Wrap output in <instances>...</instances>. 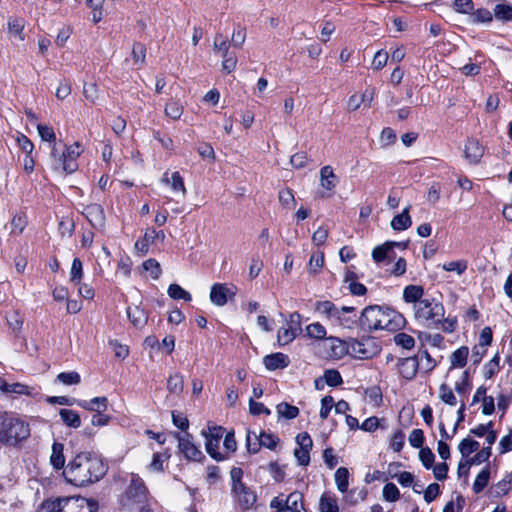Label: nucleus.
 Returning a JSON list of instances; mask_svg holds the SVG:
<instances>
[{
    "mask_svg": "<svg viewBox=\"0 0 512 512\" xmlns=\"http://www.w3.org/2000/svg\"><path fill=\"white\" fill-rule=\"evenodd\" d=\"M107 472L102 459L90 452H80L64 470L66 479L75 486H86L99 481Z\"/></svg>",
    "mask_w": 512,
    "mask_h": 512,
    "instance_id": "nucleus-1",
    "label": "nucleus"
},
{
    "mask_svg": "<svg viewBox=\"0 0 512 512\" xmlns=\"http://www.w3.org/2000/svg\"><path fill=\"white\" fill-rule=\"evenodd\" d=\"M404 322V317L400 313L380 305L367 306L359 316V327L365 332L396 331L403 327Z\"/></svg>",
    "mask_w": 512,
    "mask_h": 512,
    "instance_id": "nucleus-2",
    "label": "nucleus"
},
{
    "mask_svg": "<svg viewBox=\"0 0 512 512\" xmlns=\"http://www.w3.org/2000/svg\"><path fill=\"white\" fill-rule=\"evenodd\" d=\"M413 310L416 320L428 328L441 329L446 333H451L456 328V319L444 318L445 308L435 298H424L413 306Z\"/></svg>",
    "mask_w": 512,
    "mask_h": 512,
    "instance_id": "nucleus-3",
    "label": "nucleus"
},
{
    "mask_svg": "<svg viewBox=\"0 0 512 512\" xmlns=\"http://www.w3.org/2000/svg\"><path fill=\"white\" fill-rule=\"evenodd\" d=\"M31 430L29 423L14 413L0 412V444L17 447L28 439Z\"/></svg>",
    "mask_w": 512,
    "mask_h": 512,
    "instance_id": "nucleus-4",
    "label": "nucleus"
},
{
    "mask_svg": "<svg viewBox=\"0 0 512 512\" xmlns=\"http://www.w3.org/2000/svg\"><path fill=\"white\" fill-rule=\"evenodd\" d=\"M97 510V502L78 496L44 501L37 512H97Z\"/></svg>",
    "mask_w": 512,
    "mask_h": 512,
    "instance_id": "nucleus-5",
    "label": "nucleus"
},
{
    "mask_svg": "<svg viewBox=\"0 0 512 512\" xmlns=\"http://www.w3.org/2000/svg\"><path fill=\"white\" fill-rule=\"evenodd\" d=\"M231 495L242 510L251 509L257 501L256 493L243 481V470L233 467L230 471Z\"/></svg>",
    "mask_w": 512,
    "mask_h": 512,
    "instance_id": "nucleus-6",
    "label": "nucleus"
},
{
    "mask_svg": "<svg viewBox=\"0 0 512 512\" xmlns=\"http://www.w3.org/2000/svg\"><path fill=\"white\" fill-rule=\"evenodd\" d=\"M146 499L147 488L144 481L137 474H132L130 484L121 498V505L128 510H132L143 505Z\"/></svg>",
    "mask_w": 512,
    "mask_h": 512,
    "instance_id": "nucleus-7",
    "label": "nucleus"
},
{
    "mask_svg": "<svg viewBox=\"0 0 512 512\" xmlns=\"http://www.w3.org/2000/svg\"><path fill=\"white\" fill-rule=\"evenodd\" d=\"M213 49L217 55L222 57V69L227 73L233 72L237 65V56L234 51L230 50L227 38L221 33L215 35Z\"/></svg>",
    "mask_w": 512,
    "mask_h": 512,
    "instance_id": "nucleus-8",
    "label": "nucleus"
},
{
    "mask_svg": "<svg viewBox=\"0 0 512 512\" xmlns=\"http://www.w3.org/2000/svg\"><path fill=\"white\" fill-rule=\"evenodd\" d=\"M269 506L271 509H276V512H306L303 495L298 491L290 493L286 498L274 497Z\"/></svg>",
    "mask_w": 512,
    "mask_h": 512,
    "instance_id": "nucleus-9",
    "label": "nucleus"
},
{
    "mask_svg": "<svg viewBox=\"0 0 512 512\" xmlns=\"http://www.w3.org/2000/svg\"><path fill=\"white\" fill-rule=\"evenodd\" d=\"M201 434L205 438V448L211 458L216 461L225 460L226 456L218 451L224 429L221 426H209L207 430H202Z\"/></svg>",
    "mask_w": 512,
    "mask_h": 512,
    "instance_id": "nucleus-10",
    "label": "nucleus"
},
{
    "mask_svg": "<svg viewBox=\"0 0 512 512\" xmlns=\"http://www.w3.org/2000/svg\"><path fill=\"white\" fill-rule=\"evenodd\" d=\"M255 443H251V431L246 436V447L249 453H257L260 447L274 450L279 442V438L272 433L261 431L259 434L253 433Z\"/></svg>",
    "mask_w": 512,
    "mask_h": 512,
    "instance_id": "nucleus-11",
    "label": "nucleus"
},
{
    "mask_svg": "<svg viewBox=\"0 0 512 512\" xmlns=\"http://www.w3.org/2000/svg\"><path fill=\"white\" fill-rule=\"evenodd\" d=\"M236 287L226 283H215L211 286L210 301L219 307L227 304L236 295Z\"/></svg>",
    "mask_w": 512,
    "mask_h": 512,
    "instance_id": "nucleus-12",
    "label": "nucleus"
},
{
    "mask_svg": "<svg viewBox=\"0 0 512 512\" xmlns=\"http://www.w3.org/2000/svg\"><path fill=\"white\" fill-rule=\"evenodd\" d=\"M299 448L295 449L294 456L300 466H308L310 463V451L313 441L307 432H301L296 436Z\"/></svg>",
    "mask_w": 512,
    "mask_h": 512,
    "instance_id": "nucleus-13",
    "label": "nucleus"
},
{
    "mask_svg": "<svg viewBox=\"0 0 512 512\" xmlns=\"http://www.w3.org/2000/svg\"><path fill=\"white\" fill-rule=\"evenodd\" d=\"M178 440V447L185 458L193 461H200L204 456L201 450L193 443V437L189 433L175 434Z\"/></svg>",
    "mask_w": 512,
    "mask_h": 512,
    "instance_id": "nucleus-14",
    "label": "nucleus"
},
{
    "mask_svg": "<svg viewBox=\"0 0 512 512\" xmlns=\"http://www.w3.org/2000/svg\"><path fill=\"white\" fill-rule=\"evenodd\" d=\"M83 215L86 217L90 225L98 230L102 231L106 224V217L104 209L101 205L93 203L84 207Z\"/></svg>",
    "mask_w": 512,
    "mask_h": 512,
    "instance_id": "nucleus-15",
    "label": "nucleus"
},
{
    "mask_svg": "<svg viewBox=\"0 0 512 512\" xmlns=\"http://www.w3.org/2000/svg\"><path fill=\"white\" fill-rule=\"evenodd\" d=\"M68 158L66 157L65 152H59L56 145L53 144L51 147V152L49 156V163L51 169L62 175V174H69L68 173Z\"/></svg>",
    "mask_w": 512,
    "mask_h": 512,
    "instance_id": "nucleus-16",
    "label": "nucleus"
},
{
    "mask_svg": "<svg viewBox=\"0 0 512 512\" xmlns=\"http://www.w3.org/2000/svg\"><path fill=\"white\" fill-rule=\"evenodd\" d=\"M419 369L417 356L406 357L398 361L399 374L406 380H412Z\"/></svg>",
    "mask_w": 512,
    "mask_h": 512,
    "instance_id": "nucleus-17",
    "label": "nucleus"
},
{
    "mask_svg": "<svg viewBox=\"0 0 512 512\" xmlns=\"http://www.w3.org/2000/svg\"><path fill=\"white\" fill-rule=\"evenodd\" d=\"M263 364L267 370L274 371L288 367L290 360L286 354L277 352L266 355L263 358Z\"/></svg>",
    "mask_w": 512,
    "mask_h": 512,
    "instance_id": "nucleus-18",
    "label": "nucleus"
},
{
    "mask_svg": "<svg viewBox=\"0 0 512 512\" xmlns=\"http://www.w3.org/2000/svg\"><path fill=\"white\" fill-rule=\"evenodd\" d=\"M355 312V308L352 306H342L341 312H339V319H334L333 323L340 325L347 329H353L356 326H359V317L355 314L353 316L346 315L352 314Z\"/></svg>",
    "mask_w": 512,
    "mask_h": 512,
    "instance_id": "nucleus-19",
    "label": "nucleus"
},
{
    "mask_svg": "<svg viewBox=\"0 0 512 512\" xmlns=\"http://www.w3.org/2000/svg\"><path fill=\"white\" fill-rule=\"evenodd\" d=\"M161 182L169 185L174 193H180L182 197H185L187 190L179 172H173L170 177L168 176V172H165L161 178Z\"/></svg>",
    "mask_w": 512,
    "mask_h": 512,
    "instance_id": "nucleus-20",
    "label": "nucleus"
},
{
    "mask_svg": "<svg viewBox=\"0 0 512 512\" xmlns=\"http://www.w3.org/2000/svg\"><path fill=\"white\" fill-rule=\"evenodd\" d=\"M127 316L130 319L134 327L141 329L148 321L147 312L140 306L128 307Z\"/></svg>",
    "mask_w": 512,
    "mask_h": 512,
    "instance_id": "nucleus-21",
    "label": "nucleus"
},
{
    "mask_svg": "<svg viewBox=\"0 0 512 512\" xmlns=\"http://www.w3.org/2000/svg\"><path fill=\"white\" fill-rule=\"evenodd\" d=\"M77 405L88 411L100 412L107 409L108 399L102 396L92 398L91 400H78Z\"/></svg>",
    "mask_w": 512,
    "mask_h": 512,
    "instance_id": "nucleus-22",
    "label": "nucleus"
},
{
    "mask_svg": "<svg viewBox=\"0 0 512 512\" xmlns=\"http://www.w3.org/2000/svg\"><path fill=\"white\" fill-rule=\"evenodd\" d=\"M424 289L420 285H408L404 288L403 299L407 303H413V306L423 301Z\"/></svg>",
    "mask_w": 512,
    "mask_h": 512,
    "instance_id": "nucleus-23",
    "label": "nucleus"
},
{
    "mask_svg": "<svg viewBox=\"0 0 512 512\" xmlns=\"http://www.w3.org/2000/svg\"><path fill=\"white\" fill-rule=\"evenodd\" d=\"M394 246L405 248L406 244L400 242H386L383 245L376 246L372 251L373 260L376 263L384 261L388 255V252L391 251Z\"/></svg>",
    "mask_w": 512,
    "mask_h": 512,
    "instance_id": "nucleus-24",
    "label": "nucleus"
},
{
    "mask_svg": "<svg viewBox=\"0 0 512 512\" xmlns=\"http://www.w3.org/2000/svg\"><path fill=\"white\" fill-rule=\"evenodd\" d=\"M411 206L408 205L403 209L402 213L396 215L391 221V227L394 230L402 231L408 229L412 225V220L409 215Z\"/></svg>",
    "mask_w": 512,
    "mask_h": 512,
    "instance_id": "nucleus-25",
    "label": "nucleus"
},
{
    "mask_svg": "<svg viewBox=\"0 0 512 512\" xmlns=\"http://www.w3.org/2000/svg\"><path fill=\"white\" fill-rule=\"evenodd\" d=\"M465 156L472 163H478L483 156V147L476 140H468L465 145Z\"/></svg>",
    "mask_w": 512,
    "mask_h": 512,
    "instance_id": "nucleus-26",
    "label": "nucleus"
},
{
    "mask_svg": "<svg viewBox=\"0 0 512 512\" xmlns=\"http://www.w3.org/2000/svg\"><path fill=\"white\" fill-rule=\"evenodd\" d=\"M62 422L70 428H79L81 426V418L78 412L72 409L62 408L59 411Z\"/></svg>",
    "mask_w": 512,
    "mask_h": 512,
    "instance_id": "nucleus-27",
    "label": "nucleus"
},
{
    "mask_svg": "<svg viewBox=\"0 0 512 512\" xmlns=\"http://www.w3.org/2000/svg\"><path fill=\"white\" fill-rule=\"evenodd\" d=\"M316 310L324 315L333 322L334 319H339V312H341V308L336 307V305L331 301H320L316 304Z\"/></svg>",
    "mask_w": 512,
    "mask_h": 512,
    "instance_id": "nucleus-28",
    "label": "nucleus"
},
{
    "mask_svg": "<svg viewBox=\"0 0 512 512\" xmlns=\"http://www.w3.org/2000/svg\"><path fill=\"white\" fill-rule=\"evenodd\" d=\"M64 152L68 158V173H73L78 169L77 158L81 154L80 144L76 142L73 145L66 147Z\"/></svg>",
    "mask_w": 512,
    "mask_h": 512,
    "instance_id": "nucleus-29",
    "label": "nucleus"
},
{
    "mask_svg": "<svg viewBox=\"0 0 512 512\" xmlns=\"http://www.w3.org/2000/svg\"><path fill=\"white\" fill-rule=\"evenodd\" d=\"M321 186L326 190H332L336 186V175L331 166L326 165L320 170Z\"/></svg>",
    "mask_w": 512,
    "mask_h": 512,
    "instance_id": "nucleus-30",
    "label": "nucleus"
},
{
    "mask_svg": "<svg viewBox=\"0 0 512 512\" xmlns=\"http://www.w3.org/2000/svg\"><path fill=\"white\" fill-rule=\"evenodd\" d=\"M64 445L59 442H54L52 445V454L50 462L55 469H61L65 464V457L63 454Z\"/></svg>",
    "mask_w": 512,
    "mask_h": 512,
    "instance_id": "nucleus-31",
    "label": "nucleus"
},
{
    "mask_svg": "<svg viewBox=\"0 0 512 512\" xmlns=\"http://www.w3.org/2000/svg\"><path fill=\"white\" fill-rule=\"evenodd\" d=\"M490 479V465H486L476 476L472 489L475 494H478L484 490L488 485Z\"/></svg>",
    "mask_w": 512,
    "mask_h": 512,
    "instance_id": "nucleus-32",
    "label": "nucleus"
},
{
    "mask_svg": "<svg viewBox=\"0 0 512 512\" xmlns=\"http://www.w3.org/2000/svg\"><path fill=\"white\" fill-rule=\"evenodd\" d=\"M469 355V350L466 346H461L457 350H455L451 357V368H462L467 363V358Z\"/></svg>",
    "mask_w": 512,
    "mask_h": 512,
    "instance_id": "nucleus-33",
    "label": "nucleus"
},
{
    "mask_svg": "<svg viewBox=\"0 0 512 512\" xmlns=\"http://www.w3.org/2000/svg\"><path fill=\"white\" fill-rule=\"evenodd\" d=\"M319 509L321 512H339L337 499L328 493H324L319 501Z\"/></svg>",
    "mask_w": 512,
    "mask_h": 512,
    "instance_id": "nucleus-34",
    "label": "nucleus"
},
{
    "mask_svg": "<svg viewBox=\"0 0 512 512\" xmlns=\"http://www.w3.org/2000/svg\"><path fill=\"white\" fill-rule=\"evenodd\" d=\"M416 356L418 357L419 361V369L422 370L424 373L431 372L437 365L436 360L433 359L426 350L420 352Z\"/></svg>",
    "mask_w": 512,
    "mask_h": 512,
    "instance_id": "nucleus-35",
    "label": "nucleus"
},
{
    "mask_svg": "<svg viewBox=\"0 0 512 512\" xmlns=\"http://www.w3.org/2000/svg\"><path fill=\"white\" fill-rule=\"evenodd\" d=\"M299 332L291 327H281L277 333V343L279 346H285L291 343Z\"/></svg>",
    "mask_w": 512,
    "mask_h": 512,
    "instance_id": "nucleus-36",
    "label": "nucleus"
},
{
    "mask_svg": "<svg viewBox=\"0 0 512 512\" xmlns=\"http://www.w3.org/2000/svg\"><path fill=\"white\" fill-rule=\"evenodd\" d=\"M335 483L337 485L338 490L341 493L347 491L349 486V471L345 467H340L335 472Z\"/></svg>",
    "mask_w": 512,
    "mask_h": 512,
    "instance_id": "nucleus-37",
    "label": "nucleus"
},
{
    "mask_svg": "<svg viewBox=\"0 0 512 512\" xmlns=\"http://www.w3.org/2000/svg\"><path fill=\"white\" fill-rule=\"evenodd\" d=\"M511 489L512 474H508L494 486L492 493L495 497H501L506 495Z\"/></svg>",
    "mask_w": 512,
    "mask_h": 512,
    "instance_id": "nucleus-38",
    "label": "nucleus"
},
{
    "mask_svg": "<svg viewBox=\"0 0 512 512\" xmlns=\"http://www.w3.org/2000/svg\"><path fill=\"white\" fill-rule=\"evenodd\" d=\"M184 381L182 375L175 373L170 375L167 380V389L170 393L179 395L183 391Z\"/></svg>",
    "mask_w": 512,
    "mask_h": 512,
    "instance_id": "nucleus-39",
    "label": "nucleus"
},
{
    "mask_svg": "<svg viewBox=\"0 0 512 512\" xmlns=\"http://www.w3.org/2000/svg\"><path fill=\"white\" fill-rule=\"evenodd\" d=\"M479 447L480 444L478 441L471 438H465L459 443L458 449L462 457L467 458L471 453L477 451Z\"/></svg>",
    "mask_w": 512,
    "mask_h": 512,
    "instance_id": "nucleus-40",
    "label": "nucleus"
},
{
    "mask_svg": "<svg viewBox=\"0 0 512 512\" xmlns=\"http://www.w3.org/2000/svg\"><path fill=\"white\" fill-rule=\"evenodd\" d=\"M168 295L175 300L191 301V294L178 284H170L167 290Z\"/></svg>",
    "mask_w": 512,
    "mask_h": 512,
    "instance_id": "nucleus-41",
    "label": "nucleus"
},
{
    "mask_svg": "<svg viewBox=\"0 0 512 512\" xmlns=\"http://www.w3.org/2000/svg\"><path fill=\"white\" fill-rule=\"evenodd\" d=\"M15 141L17 144V147L25 154H33L34 151V144L32 141L24 134L17 132L15 136Z\"/></svg>",
    "mask_w": 512,
    "mask_h": 512,
    "instance_id": "nucleus-42",
    "label": "nucleus"
},
{
    "mask_svg": "<svg viewBox=\"0 0 512 512\" xmlns=\"http://www.w3.org/2000/svg\"><path fill=\"white\" fill-rule=\"evenodd\" d=\"M24 21L20 18H13L8 21V31L10 34L17 37L20 41L25 39L24 37Z\"/></svg>",
    "mask_w": 512,
    "mask_h": 512,
    "instance_id": "nucleus-43",
    "label": "nucleus"
},
{
    "mask_svg": "<svg viewBox=\"0 0 512 512\" xmlns=\"http://www.w3.org/2000/svg\"><path fill=\"white\" fill-rule=\"evenodd\" d=\"M279 416L286 419H294L299 415V409L296 406L290 405L286 402H282L276 407Z\"/></svg>",
    "mask_w": 512,
    "mask_h": 512,
    "instance_id": "nucleus-44",
    "label": "nucleus"
},
{
    "mask_svg": "<svg viewBox=\"0 0 512 512\" xmlns=\"http://www.w3.org/2000/svg\"><path fill=\"white\" fill-rule=\"evenodd\" d=\"M278 199L280 204L286 209H293L296 205L292 190L286 188L279 191Z\"/></svg>",
    "mask_w": 512,
    "mask_h": 512,
    "instance_id": "nucleus-45",
    "label": "nucleus"
},
{
    "mask_svg": "<svg viewBox=\"0 0 512 512\" xmlns=\"http://www.w3.org/2000/svg\"><path fill=\"white\" fill-rule=\"evenodd\" d=\"M468 267V263L466 260H458L446 262L442 265V269L448 272H456L458 276H461Z\"/></svg>",
    "mask_w": 512,
    "mask_h": 512,
    "instance_id": "nucleus-46",
    "label": "nucleus"
},
{
    "mask_svg": "<svg viewBox=\"0 0 512 512\" xmlns=\"http://www.w3.org/2000/svg\"><path fill=\"white\" fill-rule=\"evenodd\" d=\"M56 380L64 385H77L80 383L81 377L76 371L61 372L57 375Z\"/></svg>",
    "mask_w": 512,
    "mask_h": 512,
    "instance_id": "nucleus-47",
    "label": "nucleus"
},
{
    "mask_svg": "<svg viewBox=\"0 0 512 512\" xmlns=\"http://www.w3.org/2000/svg\"><path fill=\"white\" fill-rule=\"evenodd\" d=\"M439 397L444 403L450 406H455L457 404V399L452 389L445 383L441 384L439 387Z\"/></svg>",
    "mask_w": 512,
    "mask_h": 512,
    "instance_id": "nucleus-48",
    "label": "nucleus"
},
{
    "mask_svg": "<svg viewBox=\"0 0 512 512\" xmlns=\"http://www.w3.org/2000/svg\"><path fill=\"white\" fill-rule=\"evenodd\" d=\"M83 277V265L79 258H74L70 271V281L75 284H80Z\"/></svg>",
    "mask_w": 512,
    "mask_h": 512,
    "instance_id": "nucleus-49",
    "label": "nucleus"
},
{
    "mask_svg": "<svg viewBox=\"0 0 512 512\" xmlns=\"http://www.w3.org/2000/svg\"><path fill=\"white\" fill-rule=\"evenodd\" d=\"M323 379L331 387H337L343 383L341 374L336 369H328L324 372Z\"/></svg>",
    "mask_w": 512,
    "mask_h": 512,
    "instance_id": "nucleus-50",
    "label": "nucleus"
},
{
    "mask_svg": "<svg viewBox=\"0 0 512 512\" xmlns=\"http://www.w3.org/2000/svg\"><path fill=\"white\" fill-rule=\"evenodd\" d=\"M494 15L503 21H512V6L508 4H497L494 8Z\"/></svg>",
    "mask_w": 512,
    "mask_h": 512,
    "instance_id": "nucleus-51",
    "label": "nucleus"
},
{
    "mask_svg": "<svg viewBox=\"0 0 512 512\" xmlns=\"http://www.w3.org/2000/svg\"><path fill=\"white\" fill-rule=\"evenodd\" d=\"M306 333L310 338L323 339L326 336L325 327L319 322L312 323L306 327Z\"/></svg>",
    "mask_w": 512,
    "mask_h": 512,
    "instance_id": "nucleus-52",
    "label": "nucleus"
},
{
    "mask_svg": "<svg viewBox=\"0 0 512 512\" xmlns=\"http://www.w3.org/2000/svg\"><path fill=\"white\" fill-rule=\"evenodd\" d=\"M419 459L426 469H431L435 461V455L429 447H422L419 451Z\"/></svg>",
    "mask_w": 512,
    "mask_h": 512,
    "instance_id": "nucleus-53",
    "label": "nucleus"
},
{
    "mask_svg": "<svg viewBox=\"0 0 512 512\" xmlns=\"http://www.w3.org/2000/svg\"><path fill=\"white\" fill-rule=\"evenodd\" d=\"M394 342L396 345L401 346L404 349L411 350L415 346V339L406 333H398L394 336Z\"/></svg>",
    "mask_w": 512,
    "mask_h": 512,
    "instance_id": "nucleus-54",
    "label": "nucleus"
},
{
    "mask_svg": "<svg viewBox=\"0 0 512 512\" xmlns=\"http://www.w3.org/2000/svg\"><path fill=\"white\" fill-rule=\"evenodd\" d=\"M27 225V218L25 215H15L11 221V234L19 235L23 232Z\"/></svg>",
    "mask_w": 512,
    "mask_h": 512,
    "instance_id": "nucleus-55",
    "label": "nucleus"
},
{
    "mask_svg": "<svg viewBox=\"0 0 512 512\" xmlns=\"http://www.w3.org/2000/svg\"><path fill=\"white\" fill-rule=\"evenodd\" d=\"M144 270L150 272V275L153 279H158L162 273L161 266L159 262L153 258H150L143 262Z\"/></svg>",
    "mask_w": 512,
    "mask_h": 512,
    "instance_id": "nucleus-56",
    "label": "nucleus"
},
{
    "mask_svg": "<svg viewBox=\"0 0 512 512\" xmlns=\"http://www.w3.org/2000/svg\"><path fill=\"white\" fill-rule=\"evenodd\" d=\"M383 498L389 502H395L400 498V492L394 483H387L383 487Z\"/></svg>",
    "mask_w": 512,
    "mask_h": 512,
    "instance_id": "nucleus-57",
    "label": "nucleus"
},
{
    "mask_svg": "<svg viewBox=\"0 0 512 512\" xmlns=\"http://www.w3.org/2000/svg\"><path fill=\"white\" fill-rule=\"evenodd\" d=\"M324 264L323 252L317 251L313 253L309 260V269L312 273H317Z\"/></svg>",
    "mask_w": 512,
    "mask_h": 512,
    "instance_id": "nucleus-58",
    "label": "nucleus"
},
{
    "mask_svg": "<svg viewBox=\"0 0 512 512\" xmlns=\"http://www.w3.org/2000/svg\"><path fill=\"white\" fill-rule=\"evenodd\" d=\"M182 106L174 101L167 103L165 107V114L173 120L179 119L182 115Z\"/></svg>",
    "mask_w": 512,
    "mask_h": 512,
    "instance_id": "nucleus-59",
    "label": "nucleus"
},
{
    "mask_svg": "<svg viewBox=\"0 0 512 512\" xmlns=\"http://www.w3.org/2000/svg\"><path fill=\"white\" fill-rule=\"evenodd\" d=\"M492 13L485 8L477 9L472 14L473 23H488L492 21Z\"/></svg>",
    "mask_w": 512,
    "mask_h": 512,
    "instance_id": "nucleus-60",
    "label": "nucleus"
},
{
    "mask_svg": "<svg viewBox=\"0 0 512 512\" xmlns=\"http://www.w3.org/2000/svg\"><path fill=\"white\" fill-rule=\"evenodd\" d=\"M132 56L136 64H143L146 58V48L142 43H135L132 47Z\"/></svg>",
    "mask_w": 512,
    "mask_h": 512,
    "instance_id": "nucleus-61",
    "label": "nucleus"
},
{
    "mask_svg": "<svg viewBox=\"0 0 512 512\" xmlns=\"http://www.w3.org/2000/svg\"><path fill=\"white\" fill-rule=\"evenodd\" d=\"M405 435L401 430H397L391 437L390 447L395 452H400L404 446Z\"/></svg>",
    "mask_w": 512,
    "mask_h": 512,
    "instance_id": "nucleus-62",
    "label": "nucleus"
},
{
    "mask_svg": "<svg viewBox=\"0 0 512 512\" xmlns=\"http://www.w3.org/2000/svg\"><path fill=\"white\" fill-rule=\"evenodd\" d=\"M37 130H38L39 136L41 137V139L43 141H47L50 143L55 142L56 136H55V132L52 127H50L48 125L39 124L37 126Z\"/></svg>",
    "mask_w": 512,
    "mask_h": 512,
    "instance_id": "nucleus-63",
    "label": "nucleus"
},
{
    "mask_svg": "<svg viewBox=\"0 0 512 512\" xmlns=\"http://www.w3.org/2000/svg\"><path fill=\"white\" fill-rule=\"evenodd\" d=\"M172 422L182 431H186L189 428V421L187 417L181 412L172 411Z\"/></svg>",
    "mask_w": 512,
    "mask_h": 512,
    "instance_id": "nucleus-64",
    "label": "nucleus"
}]
</instances>
